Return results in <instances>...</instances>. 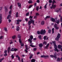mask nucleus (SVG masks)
Wrapping results in <instances>:
<instances>
[{
	"mask_svg": "<svg viewBox=\"0 0 62 62\" xmlns=\"http://www.w3.org/2000/svg\"><path fill=\"white\" fill-rule=\"evenodd\" d=\"M16 18L18 17V12H16Z\"/></svg>",
	"mask_w": 62,
	"mask_h": 62,
	"instance_id": "obj_22",
	"label": "nucleus"
},
{
	"mask_svg": "<svg viewBox=\"0 0 62 62\" xmlns=\"http://www.w3.org/2000/svg\"><path fill=\"white\" fill-rule=\"evenodd\" d=\"M2 15L0 16V24L2 23Z\"/></svg>",
	"mask_w": 62,
	"mask_h": 62,
	"instance_id": "obj_7",
	"label": "nucleus"
},
{
	"mask_svg": "<svg viewBox=\"0 0 62 62\" xmlns=\"http://www.w3.org/2000/svg\"><path fill=\"white\" fill-rule=\"evenodd\" d=\"M30 46H31V47H36V46H33V45H30Z\"/></svg>",
	"mask_w": 62,
	"mask_h": 62,
	"instance_id": "obj_39",
	"label": "nucleus"
},
{
	"mask_svg": "<svg viewBox=\"0 0 62 62\" xmlns=\"http://www.w3.org/2000/svg\"><path fill=\"white\" fill-rule=\"evenodd\" d=\"M16 22H22V20H17Z\"/></svg>",
	"mask_w": 62,
	"mask_h": 62,
	"instance_id": "obj_35",
	"label": "nucleus"
},
{
	"mask_svg": "<svg viewBox=\"0 0 62 62\" xmlns=\"http://www.w3.org/2000/svg\"><path fill=\"white\" fill-rule=\"evenodd\" d=\"M40 57L42 58H43L44 57H45L44 58L45 59H46L47 58L46 57H48L49 56L48 55H42Z\"/></svg>",
	"mask_w": 62,
	"mask_h": 62,
	"instance_id": "obj_6",
	"label": "nucleus"
},
{
	"mask_svg": "<svg viewBox=\"0 0 62 62\" xmlns=\"http://www.w3.org/2000/svg\"><path fill=\"white\" fill-rule=\"evenodd\" d=\"M4 53L5 54H7V50H5L4 51Z\"/></svg>",
	"mask_w": 62,
	"mask_h": 62,
	"instance_id": "obj_61",
	"label": "nucleus"
},
{
	"mask_svg": "<svg viewBox=\"0 0 62 62\" xmlns=\"http://www.w3.org/2000/svg\"><path fill=\"white\" fill-rule=\"evenodd\" d=\"M36 2H37V3H39L40 1H39V0H37L36 1Z\"/></svg>",
	"mask_w": 62,
	"mask_h": 62,
	"instance_id": "obj_54",
	"label": "nucleus"
},
{
	"mask_svg": "<svg viewBox=\"0 0 62 62\" xmlns=\"http://www.w3.org/2000/svg\"><path fill=\"white\" fill-rule=\"evenodd\" d=\"M32 6H33V5H30L29 7H28L29 8H31V7H32Z\"/></svg>",
	"mask_w": 62,
	"mask_h": 62,
	"instance_id": "obj_55",
	"label": "nucleus"
},
{
	"mask_svg": "<svg viewBox=\"0 0 62 62\" xmlns=\"http://www.w3.org/2000/svg\"><path fill=\"white\" fill-rule=\"evenodd\" d=\"M55 28L56 29H57V30L59 29V27L58 26L56 27Z\"/></svg>",
	"mask_w": 62,
	"mask_h": 62,
	"instance_id": "obj_51",
	"label": "nucleus"
},
{
	"mask_svg": "<svg viewBox=\"0 0 62 62\" xmlns=\"http://www.w3.org/2000/svg\"><path fill=\"white\" fill-rule=\"evenodd\" d=\"M39 47H43V44L42 43H40L39 45Z\"/></svg>",
	"mask_w": 62,
	"mask_h": 62,
	"instance_id": "obj_17",
	"label": "nucleus"
},
{
	"mask_svg": "<svg viewBox=\"0 0 62 62\" xmlns=\"http://www.w3.org/2000/svg\"><path fill=\"white\" fill-rule=\"evenodd\" d=\"M57 27V24L55 23L54 25V28H55V27Z\"/></svg>",
	"mask_w": 62,
	"mask_h": 62,
	"instance_id": "obj_36",
	"label": "nucleus"
},
{
	"mask_svg": "<svg viewBox=\"0 0 62 62\" xmlns=\"http://www.w3.org/2000/svg\"><path fill=\"white\" fill-rule=\"evenodd\" d=\"M34 7H36L37 6V3L35 2L34 4Z\"/></svg>",
	"mask_w": 62,
	"mask_h": 62,
	"instance_id": "obj_58",
	"label": "nucleus"
},
{
	"mask_svg": "<svg viewBox=\"0 0 62 62\" xmlns=\"http://www.w3.org/2000/svg\"><path fill=\"white\" fill-rule=\"evenodd\" d=\"M50 18V16H47L46 17V19H48V18Z\"/></svg>",
	"mask_w": 62,
	"mask_h": 62,
	"instance_id": "obj_49",
	"label": "nucleus"
},
{
	"mask_svg": "<svg viewBox=\"0 0 62 62\" xmlns=\"http://www.w3.org/2000/svg\"><path fill=\"white\" fill-rule=\"evenodd\" d=\"M4 30H5V31H6V32H7V28H4Z\"/></svg>",
	"mask_w": 62,
	"mask_h": 62,
	"instance_id": "obj_52",
	"label": "nucleus"
},
{
	"mask_svg": "<svg viewBox=\"0 0 62 62\" xmlns=\"http://www.w3.org/2000/svg\"><path fill=\"white\" fill-rule=\"evenodd\" d=\"M31 62H35V59H32L31 60Z\"/></svg>",
	"mask_w": 62,
	"mask_h": 62,
	"instance_id": "obj_32",
	"label": "nucleus"
},
{
	"mask_svg": "<svg viewBox=\"0 0 62 62\" xmlns=\"http://www.w3.org/2000/svg\"><path fill=\"white\" fill-rule=\"evenodd\" d=\"M9 13L10 15H11V10H10L9 11Z\"/></svg>",
	"mask_w": 62,
	"mask_h": 62,
	"instance_id": "obj_47",
	"label": "nucleus"
},
{
	"mask_svg": "<svg viewBox=\"0 0 62 62\" xmlns=\"http://www.w3.org/2000/svg\"><path fill=\"white\" fill-rule=\"evenodd\" d=\"M30 39L31 40H32V39H33V36L32 35H31L30 36Z\"/></svg>",
	"mask_w": 62,
	"mask_h": 62,
	"instance_id": "obj_24",
	"label": "nucleus"
},
{
	"mask_svg": "<svg viewBox=\"0 0 62 62\" xmlns=\"http://www.w3.org/2000/svg\"><path fill=\"white\" fill-rule=\"evenodd\" d=\"M19 42L20 43H22V40H21V39H19Z\"/></svg>",
	"mask_w": 62,
	"mask_h": 62,
	"instance_id": "obj_34",
	"label": "nucleus"
},
{
	"mask_svg": "<svg viewBox=\"0 0 62 62\" xmlns=\"http://www.w3.org/2000/svg\"><path fill=\"white\" fill-rule=\"evenodd\" d=\"M51 20L52 22H55V19L53 18H51Z\"/></svg>",
	"mask_w": 62,
	"mask_h": 62,
	"instance_id": "obj_21",
	"label": "nucleus"
},
{
	"mask_svg": "<svg viewBox=\"0 0 62 62\" xmlns=\"http://www.w3.org/2000/svg\"><path fill=\"white\" fill-rule=\"evenodd\" d=\"M54 28H53L52 29V33L54 34Z\"/></svg>",
	"mask_w": 62,
	"mask_h": 62,
	"instance_id": "obj_37",
	"label": "nucleus"
},
{
	"mask_svg": "<svg viewBox=\"0 0 62 62\" xmlns=\"http://www.w3.org/2000/svg\"><path fill=\"white\" fill-rule=\"evenodd\" d=\"M18 38H19V39H21V36L20 35V34H18Z\"/></svg>",
	"mask_w": 62,
	"mask_h": 62,
	"instance_id": "obj_40",
	"label": "nucleus"
},
{
	"mask_svg": "<svg viewBox=\"0 0 62 62\" xmlns=\"http://www.w3.org/2000/svg\"><path fill=\"white\" fill-rule=\"evenodd\" d=\"M11 15H8L7 18V19H10L11 18Z\"/></svg>",
	"mask_w": 62,
	"mask_h": 62,
	"instance_id": "obj_10",
	"label": "nucleus"
},
{
	"mask_svg": "<svg viewBox=\"0 0 62 62\" xmlns=\"http://www.w3.org/2000/svg\"><path fill=\"white\" fill-rule=\"evenodd\" d=\"M8 55V54H7V53H5V54L4 55V56H7Z\"/></svg>",
	"mask_w": 62,
	"mask_h": 62,
	"instance_id": "obj_60",
	"label": "nucleus"
},
{
	"mask_svg": "<svg viewBox=\"0 0 62 62\" xmlns=\"http://www.w3.org/2000/svg\"><path fill=\"white\" fill-rule=\"evenodd\" d=\"M36 9L37 11H39V7L38 6H37Z\"/></svg>",
	"mask_w": 62,
	"mask_h": 62,
	"instance_id": "obj_20",
	"label": "nucleus"
},
{
	"mask_svg": "<svg viewBox=\"0 0 62 62\" xmlns=\"http://www.w3.org/2000/svg\"><path fill=\"white\" fill-rule=\"evenodd\" d=\"M56 6L55 5H54L53 6H52L51 7H50V8L51 9H52L53 8H54L55 7H56Z\"/></svg>",
	"mask_w": 62,
	"mask_h": 62,
	"instance_id": "obj_8",
	"label": "nucleus"
},
{
	"mask_svg": "<svg viewBox=\"0 0 62 62\" xmlns=\"http://www.w3.org/2000/svg\"><path fill=\"white\" fill-rule=\"evenodd\" d=\"M39 14L38 13H36V16H39Z\"/></svg>",
	"mask_w": 62,
	"mask_h": 62,
	"instance_id": "obj_42",
	"label": "nucleus"
},
{
	"mask_svg": "<svg viewBox=\"0 0 62 62\" xmlns=\"http://www.w3.org/2000/svg\"><path fill=\"white\" fill-rule=\"evenodd\" d=\"M29 12H28L26 14V15L27 16L29 15Z\"/></svg>",
	"mask_w": 62,
	"mask_h": 62,
	"instance_id": "obj_50",
	"label": "nucleus"
},
{
	"mask_svg": "<svg viewBox=\"0 0 62 62\" xmlns=\"http://www.w3.org/2000/svg\"><path fill=\"white\" fill-rule=\"evenodd\" d=\"M46 38H47V36H44V37H43V39H44V40H46H46H48V38H49L48 37L46 39Z\"/></svg>",
	"mask_w": 62,
	"mask_h": 62,
	"instance_id": "obj_9",
	"label": "nucleus"
},
{
	"mask_svg": "<svg viewBox=\"0 0 62 62\" xmlns=\"http://www.w3.org/2000/svg\"><path fill=\"white\" fill-rule=\"evenodd\" d=\"M17 50H18V48H13L11 49L10 51L11 52H13V51H15V52H16L17 51Z\"/></svg>",
	"mask_w": 62,
	"mask_h": 62,
	"instance_id": "obj_5",
	"label": "nucleus"
},
{
	"mask_svg": "<svg viewBox=\"0 0 62 62\" xmlns=\"http://www.w3.org/2000/svg\"><path fill=\"white\" fill-rule=\"evenodd\" d=\"M20 44L21 46H24V44L23 43H20Z\"/></svg>",
	"mask_w": 62,
	"mask_h": 62,
	"instance_id": "obj_44",
	"label": "nucleus"
},
{
	"mask_svg": "<svg viewBox=\"0 0 62 62\" xmlns=\"http://www.w3.org/2000/svg\"><path fill=\"white\" fill-rule=\"evenodd\" d=\"M60 22H62V16L61 17Z\"/></svg>",
	"mask_w": 62,
	"mask_h": 62,
	"instance_id": "obj_62",
	"label": "nucleus"
},
{
	"mask_svg": "<svg viewBox=\"0 0 62 62\" xmlns=\"http://www.w3.org/2000/svg\"><path fill=\"white\" fill-rule=\"evenodd\" d=\"M18 59L19 61L20 62L21 61V59H20V57H19L18 58Z\"/></svg>",
	"mask_w": 62,
	"mask_h": 62,
	"instance_id": "obj_59",
	"label": "nucleus"
},
{
	"mask_svg": "<svg viewBox=\"0 0 62 62\" xmlns=\"http://www.w3.org/2000/svg\"><path fill=\"white\" fill-rule=\"evenodd\" d=\"M55 22L57 24H58L59 23V22H60V20H57L55 21Z\"/></svg>",
	"mask_w": 62,
	"mask_h": 62,
	"instance_id": "obj_13",
	"label": "nucleus"
},
{
	"mask_svg": "<svg viewBox=\"0 0 62 62\" xmlns=\"http://www.w3.org/2000/svg\"><path fill=\"white\" fill-rule=\"evenodd\" d=\"M10 50V47H8V53H9Z\"/></svg>",
	"mask_w": 62,
	"mask_h": 62,
	"instance_id": "obj_19",
	"label": "nucleus"
},
{
	"mask_svg": "<svg viewBox=\"0 0 62 62\" xmlns=\"http://www.w3.org/2000/svg\"><path fill=\"white\" fill-rule=\"evenodd\" d=\"M62 46L61 45H59L58 46V49H60L61 48H62Z\"/></svg>",
	"mask_w": 62,
	"mask_h": 62,
	"instance_id": "obj_25",
	"label": "nucleus"
},
{
	"mask_svg": "<svg viewBox=\"0 0 62 62\" xmlns=\"http://www.w3.org/2000/svg\"><path fill=\"white\" fill-rule=\"evenodd\" d=\"M46 33V31H45V30H44L43 31V30H42L41 31H37V33L38 34H41V35H42L43 34V35H44L45 34V33Z\"/></svg>",
	"mask_w": 62,
	"mask_h": 62,
	"instance_id": "obj_1",
	"label": "nucleus"
},
{
	"mask_svg": "<svg viewBox=\"0 0 62 62\" xmlns=\"http://www.w3.org/2000/svg\"><path fill=\"white\" fill-rule=\"evenodd\" d=\"M11 57L12 58V59H13L14 58V55L13 54H12L11 55Z\"/></svg>",
	"mask_w": 62,
	"mask_h": 62,
	"instance_id": "obj_31",
	"label": "nucleus"
},
{
	"mask_svg": "<svg viewBox=\"0 0 62 62\" xmlns=\"http://www.w3.org/2000/svg\"><path fill=\"white\" fill-rule=\"evenodd\" d=\"M17 5H18V7H19L20 8H21V4L19 3V2H18L17 3Z\"/></svg>",
	"mask_w": 62,
	"mask_h": 62,
	"instance_id": "obj_11",
	"label": "nucleus"
},
{
	"mask_svg": "<svg viewBox=\"0 0 62 62\" xmlns=\"http://www.w3.org/2000/svg\"><path fill=\"white\" fill-rule=\"evenodd\" d=\"M38 38L39 39H40V40H41L42 39V38H41V36L40 35H39V36Z\"/></svg>",
	"mask_w": 62,
	"mask_h": 62,
	"instance_id": "obj_27",
	"label": "nucleus"
},
{
	"mask_svg": "<svg viewBox=\"0 0 62 62\" xmlns=\"http://www.w3.org/2000/svg\"><path fill=\"white\" fill-rule=\"evenodd\" d=\"M12 5H11L10 6V8L11 10V8H12Z\"/></svg>",
	"mask_w": 62,
	"mask_h": 62,
	"instance_id": "obj_63",
	"label": "nucleus"
},
{
	"mask_svg": "<svg viewBox=\"0 0 62 62\" xmlns=\"http://www.w3.org/2000/svg\"><path fill=\"white\" fill-rule=\"evenodd\" d=\"M51 31H52V30H51L50 29L48 30V33H51Z\"/></svg>",
	"mask_w": 62,
	"mask_h": 62,
	"instance_id": "obj_43",
	"label": "nucleus"
},
{
	"mask_svg": "<svg viewBox=\"0 0 62 62\" xmlns=\"http://www.w3.org/2000/svg\"><path fill=\"white\" fill-rule=\"evenodd\" d=\"M4 8L6 12H7L8 11V8L6 7H5Z\"/></svg>",
	"mask_w": 62,
	"mask_h": 62,
	"instance_id": "obj_30",
	"label": "nucleus"
},
{
	"mask_svg": "<svg viewBox=\"0 0 62 62\" xmlns=\"http://www.w3.org/2000/svg\"><path fill=\"white\" fill-rule=\"evenodd\" d=\"M34 19H37V16H34Z\"/></svg>",
	"mask_w": 62,
	"mask_h": 62,
	"instance_id": "obj_57",
	"label": "nucleus"
},
{
	"mask_svg": "<svg viewBox=\"0 0 62 62\" xmlns=\"http://www.w3.org/2000/svg\"><path fill=\"white\" fill-rule=\"evenodd\" d=\"M60 10V8H58L56 9V12H59V10Z\"/></svg>",
	"mask_w": 62,
	"mask_h": 62,
	"instance_id": "obj_16",
	"label": "nucleus"
},
{
	"mask_svg": "<svg viewBox=\"0 0 62 62\" xmlns=\"http://www.w3.org/2000/svg\"><path fill=\"white\" fill-rule=\"evenodd\" d=\"M50 56L52 58L54 57V58H55L56 59L57 58V57H56V55H50Z\"/></svg>",
	"mask_w": 62,
	"mask_h": 62,
	"instance_id": "obj_12",
	"label": "nucleus"
},
{
	"mask_svg": "<svg viewBox=\"0 0 62 62\" xmlns=\"http://www.w3.org/2000/svg\"><path fill=\"white\" fill-rule=\"evenodd\" d=\"M30 57L29 58L30 59H31V58H32V57H33V54H30Z\"/></svg>",
	"mask_w": 62,
	"mask_h": 62,
	"instance_id": "obj_18",
	"label": "nucleus"
},
{
	"mask_svg": "<svg viewBox=\"0 0 62 62\" xmlns=\"http://www.w3.org/2000/svg\"><path fill=\"white\" fill-rule=\"evenodd\" d=\"M16 29L17 31H18L19 30V29H20V27L18 26H17Z\"/></svg>",
	"mask_w": 62,
	"mask_h": 62,
	"instance_id": "obj_15",
	"label": "nucleus"
},
{
	"mask_svg": "<svg viewBox=\"0 0 62 62\" xmlns=\"http://www.w3.org/2000/svg\"><path fill=\"white\" fill-rule=\"evenodd\" d=\"M52 42L53 43L55 49H57V46L56 45V41H52Z\"/></svg>",
	"mask_w": 62,
	"mask_h": 62,
	"instance_id": "obj_4",
	"label": "nucleus"
},
{
	"mask_svg": "<svg viewBox=\"0 0 62 62\" xmlns=\"http://www.w3.org/2000/svg\"><path fill=\"white\" fill-rule=\"evenodd\" d=\"M12 39H15L16 38V36L14 35V36H13L12 37Z\"/></svg>",
	"mask_w": 62,
	"mask_h": 62,
	"instance_id": "obj_29",
	"label": "nucleus"
},
{
	"mask_svg": "<svg viewBox=\"0 0 62 62\" xmlns=\"http://www.w3.org/2000/svg\"><path fill=\"white\" fill-rule=\"evenodd\" d=\"M32 18H33V16H30L29 19H30V21H31V20H32Z\"/></svg>",
	"mask_w": 62,
	"mask_h": 62,
	"instance_id": "obj_23",
	"label": "nucleus"
},
{
	"mask_svg": "<svg viewBox=\"0 0 62 62\" xmlns=\"http://www.w3.org/2000/svg\"><path fill=\"white\" fill-rule=\"evenodd\" d=\"M4 59V58L0 59V62H2V61Z\"/></svg>",
	"mask_w": 62,
	"mask_h": 62,
	"instance_id": "obj_28",
	"label": "nucleus"
},
{
	"mask_svg": "<svg viewBox=\"0 0 62 62\" xmlns=\"http://www.w3.org/2000/svg\"><path fill=\"white\" fill-rule=\"evenodd\" d=\"M53 1L52 0H49V3H52Z\"/></svg>",
	"mask_w": 62,
	"mask_h": 62,
	"instance_id": "obj_48",
	"label": "nucleus"
},
{
	"mask_svg": "<svg viewBox=\"0 0 62 62\" xmlns=\"http://www.w3.org/2000/svg\"><path fill=\"white\" fill-rule=\"evenodd\" d=\"M33 50L34 51H36L37 50V48H33Z\"/></svg>",
	"mask_w": 62,
	"mask_h": 62,
	"instance_id": "obj_53",
	"label": "nucleus"
},
{
	"mask_svg": "<svg viewBox=\"0 0 62 62\" xmlns=\"http://www.w3.org/2000/svg\"><path fill=\"white\" fill-rule=\"evenodd\" d=\"M45 44V45H47V42H45V41H44L43 42V45H44Z\"/></svg>",
	"mask_w": 62,
	"mask_h": 62,
	"instance_id": "obj_38",
	"label": "nucleus"
},
{
	"mask_svg": "<svg viewBox=\"0 0 62 62\" xmlns=\"http://www.w3.org/2000/svg\"><path fill=\"white\" fill-rule=\"evenodd\" d=\"M60 38V34L58 33L57 35L56 38H55V40L57 41L59 40V39Z\"/></svg>",
	"mask_w": 62,
	"mask_h": 62,
	"instance_id": "obj_3",
	"label": "nucleus"
},
{
	"mask_svg": "<svg viewBox=\"0 0 62 62\" xmlns=\"http://www.w3.org/2000/svg\"><path fill=\"white\" fill-rule=\"evenodd\" d=\"M31 25H29V28L28 29V30H30V29H31Z\"/></svg>",
	"mask_w": 62,
	"mask_h": 62,
	"instance_id": "obj_45",
	"label": "nucleus"
},
{
	"mask_svg": "<svg viewBox=\"0 0 62 62\" xmlns=\"http://www.w3.org/2000/svg\"><path fill=\"white\" fill-rule=\"evenodd\" d=\"M54 50V51H55V52H56V51L57 52H59V50L57 48H55Z\"/></svg>",
	"mask_w": 62,
	"mask_h": 62,
	"instance_id": "obj_26",
	"label": "nucleus"
},
{
	"mask_svg": "<svg viewBox=\"0 0 62 62\" xmlns=\"http://www.w3.org/2000/svg\"><path fill=\"white\" fill-rule=\"evenodd\" d=\"M32 1H30L28 2V3L29 4H31V3H32Z\"/></svg>",
	"mask_w": 62,
	"mask_h": 62,
	"instance_id": "obj_56",
	"label": "nucleus"
},
{
	"mask_svg": "<svg viewBox=\"0 0 62 62\" xmlns=\"http://www.w3.org/2000/svg\"><path fill=\"white\" fill-rule=\"evenodd\" d=\"M52 3H56V2H55V0H54L53 1Z\"/></svg>",
	"mask_w": 62,
	"mask_h": 62,
	"instance_id": "obj_64",
	"label": "nucleus"
},
{
	"mask_svg": "<svg viewBox=\"0 0 62 62\" xmlns=\"http://www.w3.org/2000/svg\"><path fill=\"white\" fill-rule=\"evenodd\" d=\"M57 61H60V59L59 58H58L57 59Z\"/></svg>",
	"mask_w": 62,
	"mask_h": 62,
	"instance_id": "obj_41",
	"label": "nucleus"
},
{
	"mask_svg": "<svg viewBox=\"0 0 62 62\" xmlns=\"http://www.w3.org/2000/svg\"><path fill=\"white\" fill-rule=\"evenodd\" d=\"M47 4H45L44 7V8H47Z\"/></svg>",
	"mask_w": 62,
	"mask_h": 62,
	"instance_id": "obj_46",
	"label": "nucleus"
},
{
	"mask_svg": "<svg viewBox=\"0 0 62 62\" xmlns=\"http://www.w3.org/2000/svg\"><path fill=\"white\" fill-rule=\"evenodd\" d=\"M31 40H31V39H29L28 40V41H29L30 43H32V41H31Z\"/></svg>",
	"mask_w": 62,
	"mask_h": 62,
	"instance_id": "obj_33",
	"label": "nucleus"
},
{
	"mask_svg": "<svg viewBox=\"0 0 62 62\" xmlns=\"http://www.w3.org/2000/svg\"><path fill=\"white\" fill-rule=\"evenodd\" d=\"M45 23V22L44 21H42L41 23V24L42 25H43Z\"/></svg>",
	"mask_w": 62,
	"mask_h": 62,
	"instance_id": "obj_14",
	"label": "nucleus"
},
{
	"mask_svg": "<svg viewBox=\"0 0 62 62\" xmlns=\"http://www.w3.org/2000/svg\"><path fill=\"white\" fill-rule=\"evenodd\" d=\"M34 22L35 21L34 20H30L28 22V24H29V25H30L31 23H32V24H33L34 25H35V24H34Z\"/></svg>",
	"mask_w": 62,
	"mask_h": 62,
	"instance_id": "obj_2",
	"label": "nucleus"
}]
</instances>
